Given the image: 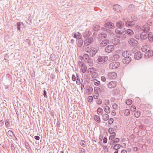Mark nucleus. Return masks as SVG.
<instances>
[{
	"mask_svg": "<svg viewBox=\"0 0 153 153\" xmlns=\"http://www.w3.org/2000/svg\"><path fill=\"white\" fill-rule=\"evenodd\" d=\"M83 58L84 61L89 66H92L93 65V60L87 54H84L83 56Z\"/></svg>",
	"mask_w": 153,
	"mask_h": 153,
	"instance_id": "nucleus-3",
	"label": "nucleus"
},
{
	"mask_svg": "<svg viewBox=\"0 0 153 153\" xmlns=\"http://www.w3.org/2000/svg\"><path fill=\"white\" fill-rule=\"evenodd\" d=\"M113 43L116 45L120 44V40L117 38H114L112 40Z\"/></svg>",
	"mask_w": 153,
	"mask_h": 153,
	"instance_id": "nucleus-29",
	"label": "nucleus"
},
{
	"mask_svg": "<svg viewBox=\"0 0 153 153\" xmlns=\"http://www.w3.org/2000/svg\"><path fill=\"white\" fill-rule=\"evenodd\" d=\"M130 45L132 46H136L138 44V42L134 38H130L128 40Z\"/></svg>",
	"mask_w": 153,
	"mask_h": 153,
	"instance_id": "nucleus-8",
	"label": "nucleus"
},
{
	"mask_svg": "<svg viewBox=\"0 0 153 153\" xmlns=\"http://www.w3.org/2000/svg\"><path fill=\"white\" fill-rule=\"evenodd\" d=\"M126 55H125V52H124L122 53V55L125 57V59L123 60V62H125L126 64H128L131 60L132 57L130 56V54L131 53V52H129L126 51Z\"/></svg>",
	"mask_w": 153,
	"mask_h": 153,
	"instance_id": "nucleus-2",
	"label": "nucleus"
},
{
	"mask_svg": "<svg viewBox=\"0 0 153 153\" xmlns=\"http://www.w3.org/2000/svg\"><path fill=\"white\" fill-rule=\"evenodd\" d=\"M117 84V83L116 81H112L108 83V87L110 88H113L116 86Z\"/></svg>",
	"mask_w": 153,
	"mask_h": 153,
	"instance_id": "nucleus-13",
	"label": "nucleus"
},
{
	"mask_svg": "<svg viewBox=\"0 0 153 153\" xmlns=\"http://www.w3.org/2000/svg\"><path fill=\"white\" fill-rule=\"evenodd\" d=\"M112 107L114 109H117L118 107V105L116 103H114Z\"/></svg>",
	"mask_w": 153,
	"mask_h": 153,
	"instance_id": "nucleus-61",
	"label": "nucleus"
},
{
	"mask_svg": "<svg viewBox=\"0 0 153 153\" xmlns=\"http://www.w3.org/2000/svg\"><path fill=\"white\" fill-rule=\"evenodd\" d=\"M148 38L149 42H153V37L152 35V32H149L147 34V38Z\"/></svg>",
	"mask_w": 153,
	"mask_h": 153,
	"instance_id": "nucleus-23",
	"label": "nucleus"
},
{
	"mask_svg": "<svg viewBox=\"0 0 153 153\" xmlns=\"http://www.w3.org/2000/svg\"><path fill=\"white\" fill-rule=\"evenodd\" d=\"M108 57L106 56H99L97 62L98 64H102L108 60Z\"/></svg>",
	"mask_w": 153,
	"mask_h": 153,
	"instance_id": "nucleus-4",
	"label": "nucleus"
},
{
	"mask_svg": "<svg viewBox=\"0 0 153 153\" xmlns=\"http://www.w3.org/2000/svg\"><path fill=\"white\" fill-rule=\"evenodd\" d=\"M147 34H146L142 32L140 35V38L143 40H145L147 39Z\"/></svg>",
	"mask_w": 153,
	"mask_h": 153,
	"instance_id": "nucleus-24",
	"label": "nucleus"
},
{
	"mask_svg": "<svg viewBox=\"0 0 153 153\" xmlns=\"http://www.w3.org/2000/svg\"><path fill=\"white\" fill-rule=\"evenodd\" d=\"M114 49V46L113 45H110L107 46L106 47L105 50L106 52L109 53L112 52Z\"/></svg>",
	"mask_w": 153,
	"mask_h": 153,
	"instance_id": "nucleus-9",
	"label": "nucleus"
},
{
	"mask_svg": "<svg viewBox=\"0 0 153 153\" xmlns=\"http://www.w3.org/2000/svg\"><path fill=\"white\" fill-rule=\"evenodd\" d=\"M104 110L106 113L108 114L110 112V109L109 107L107 105H106L104 108Z\"/></svg>",
	"mask_w": 153,
	"mask_h": 153,
	"instance_id": "nucleus-33",
	"label": "nucleus"
},
{
	"mask_svg": "<svg viewBox=\"0 0 153 153\" xmlns=\"http://www.w3.org/2000/svg\"><path fill=\"white\" fill-rule=\"evenodd\" d=\"M77 45L78 47H81L82 45L83 41L82 38L77 40Z\"/></svg>",
	"mask_w": 153,
	"mask_h": 153,
	"instance_id": "nucleus-19",
	"label": "nucleus"
},
{
	"mask_svg": "<svg viewBox=\"0 0 153 153\" xmlns=\"http://www.w3.org/2000/svg\"><path fill=\"white\" fill-rule=\"evenodd\" d=\"M144 30V32H148L150 30V27L147 25H145L143 26Z\"/></svg>",
	"mask_w": 153,
	"mask_h": 153,
	"instance_id": "nucleus-39",
	"label": "nucleus"
},
{
	"mask_svg": "<svg viewBox=\"0 0 153 153\" xmlns=\"http://www.w3.org/2000/svg\"><path fill=\"white\" fill-rule=\"evenodd\" d=\"M136 21V20H127L126 23H125V25L129 27H132L134 25Z\"/></svg>",
	"mask_w": 153,
	"mask_h": 153,
	"instance_id": "nucleus-7",
	"label": "nucleus"
},
{
	"mask_svg": "<svg viewBox=\"0 0 153 153\" xmlns=\"http://www.w3.org/2000/svg\"><path fill=\"white\" fill-rule=\"evenodd\" d=\"M130 56L133 57L134 56V59L136 60H139L141 58L142 56V55L141 53L140 52L138 51L134 53L133 52H131V53L130 54Z\"/></svg>",
	"mask_w": 153,
	"mask_h": 153,
	"instance_id": "nucleus-5",
	"label": "nucleus"
},
{
	"mask_svg": "<svg viewBox=\"0 0 153 153\" xmlns=\"http://www.w3.org/2000/svg\"><path fill=\"white\" fill-rule=\"evenodd\" d=\"M153 56V51L152 50H148L145 54V56L147 57H149Z\"/></svg>",
	"mask_w": 153,
	"mask_h": 153,
	"instance_id": "nucleus-18",
	"label": "nucleus"
},
{
	"mask_svg": "<svg viewBox=\"0 0 153 153\" xmlns=\"http://www.w3.org/2000/svg\"><path fill=\"white\" fill-rule=\"evenodd\" d=\"M43 94L44 97H45L47 98L48 97H47V92H46V90L45 89L43 91Z\"/></svg>",
	"mask_w": 153,
	"mask_h": 153,
	"instance_id": "nucleus-63",
	"label": "nucleus"
},
{
	"mask_svg": "<svg viewBox=\"0 0 153 153\" xmlns=\"http://www.w3.org/2000/svg\"><path fill=\"white\" fill-rule=\"evenodd\" d=\"M91 32L90 31H86L83 33V36L85 39L89 38V36L91 35Z\"/></svg>",
	"mask_w": 153,
	"mask_h": 153,
	"instance_id": "nucleus-25",
	"label": "nucleus"
},
{
	"mask_svg": "<svg viewBox=\"0 0 153 153\" xmlns=\"http://www.w3.org/2000/svg\"><path fill=\"white\" fill-rule=\"evenodd\" d=\"M100 27L99 25H93V29L95 31H97L100 30Z\"/></svg>",
	"mask_w": 153,
	"mask_h": 153,
	"instance_id": "nucleus-32",
	"label": "nucleus"
},
{
	"mask_svg": "<svg viewBox=\"0 0 153 153\" xmlns=\"http://www.w3.org/2000/svg\"><path fill=\"white\" fill-rule=\"evenodd\" d=\"M85 142L83 140H82L81 141V142L80 143V144L81 146H83V147H85L86 146V145L85 144Z\"/></svg>",
	"mask_w": 153,
	"mask_h": 153,
	"instance_id": "nucleus-52",
	"label": "nucleus"
},
{
	"mask_svg": "<svg viewBox=\"0 0 153 153\" xmlns=\"http://www.w3.org/2000/svg\"><path fill=\"white\" fill-rule=\"evenodd\" d=\"M124 30H123L122 29L119 28L117 27V28L115 30V32L118 35L120 33H124Z\"/></svg>",
	"mask_w": 153,
	"mask_h": 153,
	"instance_id": "nucleus-27",
	"label": "nucleus"
},
{
	"mask_svg": "<svg viewBox=\"0 0 153 153\" xmlns=\"http://www.w3.org/2000/svg\"><path fill=\"white\" fill-rule=\"evenodd\" d=\"M91 51L90 53V55L91 57L94 56L98 51V49L97 48H94L93 47H91Z\"/></svg>",
	"mask_w": 153,
	"mask_h": 153,
	"instance_id": "nucleus-14",
	"label": "nucleus"
},
{
	"mask_svg": "<svg viewBox=\"0 0 153 153\" xmlns=\"http://www.w3.org/2000/svg\"><path fill=\"white\" fill-rule=\"evenodd\" d=\"M72 35L73 37L76 38L77 40L82 38V36L80 33L78 32H76L75 33H73Z\"/></svg>",
	"mask_w": 153,
	"mask_h": 153,
	"instance_id": "nucleus-15",
	"label": "nucleus"
},
{
	"mask_svg": "<svg viewBox=\"0 0 153 153\" xmlns=\"http://www.w3.org/2000/svg\"><path fill=\"white\" fill-rule=\"evenodd\" d=\"M109 116L106 114H105L102 115V118L103 120L106 121L109 119Z\"/></svg>",
	"mask_w": 153,
	"mask_h": 153,
	"instance_id": "nucleus-31",
	"label": "nucleus"
},
{
	"mask_svg": "<svg viewBox=\"0 0 153 153\" xmlns=\"http://www.w3.org/2000/svg\"><path fill=\"white\" fill-rule=\"evenodd\" d=\"M94 84L96 86H99L100 83V81L96 79H94Z\"/></svg>",
	"mask_w": 153,
	"mask_h": 153,
	"instance_id": "nucleus-44",
	"label": "nucleus"
},
{
	"mask_svg": "<svg viewBox=\"0 0 153 153\" xmlns=\"http://www.w3.org/2000/svg\"><path fill=\"white\" fill-rule=\"evenodd\" d=\"M100 91L101 92H104L105 91V87L103 85L100 86Z\"/></svg>",
	"mask_w": 153,
	"mask_h": 153,
	"instance_id": "nucleus-35",
	"label": "nucleus"
},
{
	"mask_svg": "<svg viewBox=\"0 0 153 153\" xmlns=\"http://www.w3.org/2000/svg\"><path fill=\"white\" fill-rule=\"evenodd\" d=\"M123 33L121 32L119 34L117 35V37L120 39H124L126 37V36Z\"/></svg>",
	"mask_w": 153,
	"mask_h": 153,
	"instance_id": "nucleus-28",
	"label": "nucleus"
},
{
	"mask_svg": "<svg viewBox=\"0 0 153 153\" xmlns=\"http://www.w3.org/2000/svg\"><path fill=\"white\" fill-rule=\"evenodd\" d=\"M93 42V39L92 37L85 39L84 41V45L85 46H87L91 44Z\"/></svg>",
	"mask_w": 153,
	"mask_h": 153,
	"instance_id": "nucleus-11",
	"label": "nucleus"
},
{
	"mask_svg": "<svg viewBox=\"0 0 153 153\" xmlns=\"http://www.w3.org/2000/svg\"><path fill=\"white\" fill-rule=\"evenodd\" d=\"M124 32L126 34H128L130 36L133 35L134 33L131 29H128L124 31Z\"/></svg>",
	"mask_w": 153,
	"mask_h": 153,
	"instance_id": "nucleus-26",
	"label": "nucleus"
},
{
	"mask_svg": "<svg viewBox=\"0 0 153 153\" xmlns=\"http://www.w3.org/2000/svg\"><path fill=\"white\" fill-rule=\"evenodd\" d=\"M113 9L114 10L119 12L120 11L121 9V7L120 5L116 4L114 5L113 6Z\"/></svg>",
	"mask_w": 153,
	"mask_h": 153,
	"instance_id": "nucleus-20",
	"label": "nucleus"
},
{
	"mask_svg": "<svg viewBox=\"0 0 153 153\" xmlns=\"http://www.w3.org/2000/svg\"><path fill=\"white\" fill-rule=\"evenodd\" d=\"M78 65L79 66L82 67L83 66L85 65V64L83 63L82 61H79L78 62Z\"/></svg>",
	"mask_w": 153,
	"mask_h": 153,
	"instance_id": "nucleus-59",
	"label": "nucleus"
},
{
	"mask_svg": "<svg viewBox=\"0 0 153 153\" xmlns=\"http://www.w3.org/2000/svg\"><path fill=\"white\" fill-rule=\"evenodd\" d=\"M104 27L101 28L102 31H105L108 34H111L112 31L108 29H113L114 27V24L111 22H107L105 23L103 25Z\"/></svg>",
	"mask_w": 153,
	"mask_h": 153,
	"instance_id": "nucleus-1",
	"label": "nucleus"
},
{
	"mask_svg": "<svg viewBox=\"0 0 153 153\" xmlns=\"http://www.w3.org/2000/svg\"><path fill=\"white\" fill-rule=\"evenodd\" d=\"M113 94L115 95L118 94L120 93V91L119 89H114L113 91Z\"/></svg>",
	"mask_w": 153,
	"mask_h": 153,
	"instance_id": "nucleus-46",
	"label": "nucleus"
},
{
	"mask_svg": "<svg viewBox=\"0 0 153 153\" xmlns=\"http://www.w3.org/2000/svg\"><path fill=\"white\" fill-rule=\"evenodd\" d=\"M108 75L110 78H111L113 79H115L117 76V74L115 72L109 73Z\"/></svg>",
	"mask_w": 153,
	"mask_h": 153,
	"instance_id": "nucleus-22",
	"label": "nucleus"
},
{
	"mask_svg": "<svg viewBox=\"0 0 153 153\" xmlns=\"http://www.w3.org/2000/svg\"><path fill=\"white\" fill-rule=\"evenodd\" d=\"M120 141V139L118 138H116L112 141H111L109 144L110 145H113L114 144H116L118 143Z\"/></svg>",
	"mask_w": 153,
	"mask_h": 153,
	"instance_id": "nucleus-21",
	"label": "nucleus"
},
{
	"mask_svg": "<svg viewBox=\"0 0 153 153\" xmlns=\"http://www.w3.org/2000/svg\"><path fill=\"white\" fill-rule=\"evenodd\" d=\"M116 26L119 28H120L123 30H125V28L123 27V26H125L124 22L120 20L117 22Z\"/></svg>",
	"mask_w": 153,
	"mask_h": 153,
	"instance_id": "nucleus-10",
	"label": "nucleus"
},
{
	"mask_svg": "<svg viewBox=\"0 0 153 153\" xmlns=\"http://www.w3.org/2000/svg\"><path fill=\"white\" fill-rule=\"evenodd\" d=\"M121 146L120 144H117L114 145L113 149L116 150H117V149H120Z\"/></svg>",
	"mask_w": 153,
	"mask_h": 153,
	"instance_id": "nucleus-40",
	"label": "nucleus"
},
{
	"mask_svg": "<svg viewBox=\"0 0 153 153\" xmlns=\"http://www.w3.org/2000/svg\"><path fill=\"white\" fill-rule=\"evenodd\" d=\"M76 77L75 75L74 74H73L72 75V80L74 81H76Z\"/></svg>",
	"mask_w": 153,
	"mask_h": 153,
	"instance_id": "nucleus-64",
	"label": "nucleus"
},
{
	"mask_svg": "<svg viewBox=\"0 0 153 153\" xmlns=\"http://www.w3.org/2000/svg\"><path fill=\"white\" fill-rule=\"evenodd\" d=\"M108 124L109 125H111L114 122V119L112 118H109L108 119Z\"/></svg>",
	"mask_w": 153,
	"mask_h": 153,
	"instance_id": "nucleus-54",
	"label": "nucleus"
},
{
	"mask_svg": "<svg viewBox=\"0 0 153 153\" xmlns=\"http://www.w3.org/2000/svg\"><path fill=\"white\" fill-rule=\"evenodd\" d=\"M114 129L112 128H108V132L111 135H113L114 134H116V133L114 132Z\"/></svg>",
	"mask_w": 153,
	"mask_h": 153,
	"instance_id": "nucleus-37",
	"label": "nucleus"
},
{
	"mask_svg": "<svg viewBox=\"0 0 153 153\" xmlns=\"http://www.w3.org/2000/svg\"><path fill=\"white\" fill-rule=\"evenodd\" d=\"M82 72L83 73H85L87 69V67L85 65H84L83 66H82Z\"/></svg>",
	"mask_w": 153,
	"mask_h": 153,
	"instance_id": "nucleus-47",
	"label": "nucleus"
},
{
	"mask_svg": "<svg viewBox=\"0 0 153 153\" xmlns=\"http://www.w3.org/2000/svg\"><path fill=\"white\" fill-rule=\"evenodd\" d=\"M97 112L98 115H101L103 112V110L101 108H98L97 110Z\"/></svg>",
	"mask_w": 153,
	"mask_h": 153,
	"instance_id": "nucleus-34",
	"label": "nucleus"
},
{
	"mask_svg": "<svg viewBox=\"0 0 153 153\" xmlns=\"http://www.w3.org/2000/svg\"><path fill=\"white\" fill-rule=\"evenodd\" d=\"M86 90L88 91V94H91L92 93V91L93 90L92 88L89 87V88L86 89Z\"/></svg>",
	"mask_w": 153,
	"mask_h": 153,
	"instance_id": "nucleus-58",
	"label": "nucleus"
},
{
	"mask_svg": "<svg viewBox=\"0 0 153 153\" xmlns=\"http://www.w3.org/2000/svg\"><path fill=\"white\" fill-rule=\"evenodd\" d=\"M126 116H128L130 114V111L128 109H126L125 110L124 112Z\"/></svg>",
	"mask_w": 153,
	"mask_h": 153,
	"instance_id": "nucleus-50",
	"label": "nucleus"
},
{
	"mask_svg": "<svg viewBox=\"0 0 153 153\" xmlns=\"http://www.w3.org/2000/svg\"><path fill=\"white\" fill-rule=\"evenodd\" d=\"M116 134H114L113 135H111L109 137V140H114V137H115Z\"/></svg>",
	"mask_w": 153,
	"mask_h": 153,
	"instance_id": "nucleus-51",
	"label": "nucleus"
},
{
	"mask_svg": "<svg viewBox=\"0 0 153 153\" xmlns=\"http://www.w3.org/2000/svg\"><path fill=\"white\" fill-rule=\"evenodd\" d=\"M109 40L107 39L102 40L100 43V46L102 47H105L109 43Z\"/></svg>",
	"mask_w": 153,
	"mask_h": 153,
	"instance_id": "nucleus-16",
	"label": "nucleus"
},
{
	"mask_svg": "<svg viewBox=\"0 0 153 153\" xmlns=\"http://www.w3.org/2000/svg\"><path fill=\"white\" fill-rule=\"evenodd\" d=\"M76 79L77 81L76 80V83L77 85H79L80 83V77L79 76H78L77 74H76Z\"/></svg>",
	"mask_w": 153,
	"mask_h": 153,
	"instance_id": "nucleus-43",
	"label": "nucleus"
},
{
	"mask_svg": "<svg viewBox=\"0 0 153 153\" xmlns=\"http://www.w3.org/2000/svg\"><path fill=\"white\" fill-rule=\"evenodd\" d=\"M25 147L28 150L30 149V146H29V144L28 143H27L26 142H25Z\"/></svg>",
	"mask_w": 153,
	"mask_h": 153,
	"instance_id": "nucleus-56",
	"label": "nucleus"
},
{
	"mask_svg": "<svg viewBox=\"0 0 153 153\" xmlns=\"http://www.w3.org/2000/svg\"><path fill=\"white\" fill-rule=\"evenodd\" d=\"M94 120L98 123L100 122V117L97 115H95L94 116Z\"/></svg>",
	"mask_w": 153,
	"mask_h": 153,
	"instance_id": "nucleus-38",
	"label": "nucleus"
},
{
	"mask_svg": "<svg viewBox=\"0 0 153 153\" xmlns=\"http://www.w3.org/2000/svg\"><path fill=\"white\" fill-rule=\"evenodd\" d=\"M132 103V101L131 100L128 99L126 101V103L128 105H130Z\"/></svg>",
	"mask_w": 153,
	"mask_h": 153,
	"instance_id": "nucleus-49",
	"label": "nucleus"
},
{
	"mask_svg": "<svg viewBox=\"0 0 153 153\" xmlns=\"http://www.w3.org/2000/svg\"><path fill=\"white\" fill-rule=\"evenodd\" d=\"M5 124L6 127H8V126L10 124V121L8 119H6L5 120Z\"/></svg>",
	"mask_w": 153,
	"mask_h": 153,
	"instance_id": "nucleus-53",
	"label": "nucleus"
},
{
	"mask_svg": "<svg viewBox=\"0 0 153 153\" xmlns=\"http://www.w3.org/2000/svg\"><path fill=\"white\" fill-rule=\"evenodd\" d=\"M130 109L131 111H134L136 110V108L135 106L132 105L131 106Z\"/></svg>",
	"mask_w": 153,
	"mask_h": 153,
	"instance_id": "nucleus-60",
	"label": "nucleus"
},
{
	"mask_svg": "<svg viewBox=\"0 0 153 153\" xmlns=\"http://www.w3.org/2000/svg\"><path fill=\"white\" fill-rule=\"evenodd\" d=\"M140 115V111H138L136 112H135L134 114L135 116L137 117H139Z\"/></svg>",
	"mask_w": 153,
	"mask_h": 153,
	"instance_id": "nucleus-45",
	"label": "nucleus"
},
{
	"mask_svg": "<svg viewBox=\"0 0 153 153\" xmlns=\"http://www.w3.org/2000/svg\"><path fill=\"white\" fill-rule=\"evenodd\" d=\"M107 33H105L104 32H102L100 33L98 36V39L101 40H104L106 39L107 38Z\"/></svg>",
	"mask_w": 153,
	"mask_h": 153,
	"instance_id": "nucleus-12",
	"label": "nucleus"
},
{
	"mask_svg": "<svg viewBox=\"0 0 153 153\" xmlns=\"http://www.w3.org/2000/svg\"><path fill=\"white\" fill-rule=\"evenodd\" d=\"M93 96L95 99H98L99 97V94L97 91H94Z\"/></svg>",
	"mask_w": 153,
	"mask_h": 153,
	"instance_id": "nucleus-36",
	"label": "nucleus"
},
{
	"mask_svg": "<svg viewBox=\"0 0 153 153\" xmlns=\"http://www.w3.org/2000/svg\"><path fill=\"white\" fill-rule=\"evenodd\" d=\"M91 47L89 48V47H88L85 49L86 51L88 53H90L91 51Z\"/></svg>",
	"mask_w": 153,
	"mask_h": 153,
	"instance_id": "nucleus-57",
	"label": "nucleus"
},
{
	"mask_svg": "<svg viewBox=\"0 0 153 153\" xmlns=\"http://www.w3.org/2000/svg\"><path fill=\"white\" fill-rule=\"evenodd\" d=\"M7 134L9 136L11 137H13V136L14 137H15V135L13 132L11 130H10L8 131Z\"/></svg>",
	"mask_w": 153,
	"mask_h": 153,
	"instance_id": "nucleus-42",
	"label": "nucleus"
},
{
	"mask_svg": "<svg viewBox=\"0 0 153 153\" xmlns=\"http://www.w3.org/2000/svg\"><path fill=\"white\" fill-rule=\"evenodd\" d=\"M148 46L146 45L143 46L141 48V50L142 51L144 52H146V51H147L148 49Z\"/></svg>",
	"mask_w": 153,
	"mask_h": 153,
	"instance_id": "nucleus-41",
	"label": "nucleus"
},
{
	"mask_svg": "<svg viewBox=\"0 0 153 153\" xmlns=\"http://www.w3.org/2000/svg\"><path fill=\"white\" fill-rule=\"evenodd\" d=\"M96 101V102L98 105H100L102 103V100L101 99H98Z\"/></svg>",
	"mask_w": 153,
	"mask_h": 153,
	"instance_id": "nucleus-55",
	"label": "nucleus"
},
{
	"mask_svg": "<svg viewBox=\"0 0 153 153\" xmlns=\"http://www.w3.org/2000/svg\"><path fill=\"white\" fill-rule=\"evenodd\" d=\"M134 5L132 4H130L128 7V13H130L133 11L134 9Z\"/></svg>",
	"mask_w": 153,
	"mask_h": 153,
	"instance_id": "nucleus-30",
	"label": "nucleus"
},
{
	"mask_svg": "<svg viewBox=\"0 0 153 153\" xmlns=\"http://www.w3.org/2000/svg\"><path fill=\"white\" fill-rule=\"evenodd\" d=\"M16 25L18 30L19 32H21V29H22L24 27V24L22 22H17Z\"/></svg>",
	"mask_w": 153,
	"mask_h": 153,
	"instance_id": "nucleus-17",
	"label": "nucleus"
},
{
	"mask_svg": "<svg viewBox=\"0 0 153 153\" xmlns=\"http://www.w3.org/2000/svg\"><path fill=\"white\" fill-rule=\"evenodd\" d=\"M108 139L106 137H105L103 139V143H106L107 142Z\"/></svg>",
	"mask_w": 153,
	"mask_h": 153,
	"instance_id": "nucleus-62",
	"label": "nucleus"
},
{
	"mask_svg": "<svg viewBox=\"0 0 153 153\" xmlns=\"http://www.w3.org/2000/svg\"><path fill=\"white\" fill-rule=\"evenodd\" d=\"M120 65V63L118 62H114L111 63L109 65L110 69H115L117 68Z\"/></svg>",
	"mask_w": 153,
	"mask_h": 153,
	"instance_id": "nucleus-6",
	"label": "nucleus"
},
{
	"mask_svg": "<svg viewBox=\"0 0 153 153\" xmlns=\"http://www.w3.org/2000/svg\"><path fill=\"white\" fill-rule=\"evenodd\" d=\"M87 100L89 102H91L93 100V97L92 96H89L87 98Z\"/></svg>",
	"mask_w": 153,
	"mask_h": 153,
	"instance_id": "nucleus-48",
	"label": "nucleus"
}]
</instances>
